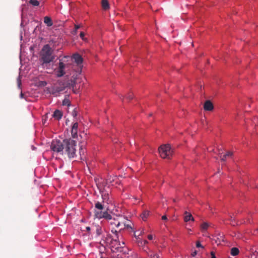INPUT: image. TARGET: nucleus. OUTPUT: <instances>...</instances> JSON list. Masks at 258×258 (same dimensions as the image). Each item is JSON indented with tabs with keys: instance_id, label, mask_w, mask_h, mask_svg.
<instances>
[{
	"instance_id": "nucleus-1",
	"label": "nucleus",
	"mask_w": 258,
	"mask_h": 258,
	"mask_svg": "<svg viewBox=\"0 0 258 258\" xmlns=\"http://www.w3.org/2000/svg\"><path fill=\"white\" fill-rule=\"evenodd\" d=\"M76 142L71 139H65L62 142L54 140L51 144V150L57 153L67 154L69 158H74L76 155Z\"/></svg>"
},
{
	"instance_id": "nucleus-2",
	"label": "nucleus",
	"mask_w": 258,
	"mask_h": 258,
	"mask_svg": "<svg viewBox=\"0 0 258 258\" xmlns=\"http://www.w3.org/2000/svg\"><path fill=\"white\" fill-rule=\"evenodd\" d=\"M111 232L115 234L116 238H113L109 247L113 252H121L122 250V248L125 246V243L124 241L120 242L119 241L118 237L117 236L118 232L116 230L114 231L112 229Z\"/></svg>"
},
{
	"instance_id": "nucleus-3",
	"label": "nucleus",
	"mask_w": 258,
	"mask_h": 258,
	"mask_svg": "<svg viewBox=\"0 0 258 258\" xmlns=\"http://www.w3.org/2000/svg\"><path fill=\"white\" fill-rule=\"evenodd\" d=\"M53 49H41L40 57L43 63H47L52 61L55 58Z\"/></svg>"
},
{
	"instance_id": "nucleus-4",
	"label": "nucleus",
	"mask_w": 258,
	"mask_h": 258,
	"mask_svg": "<svg viewBox=\"0 0 258 258\" xmlns=\"http://www.w3.org/2000/svg\"><path fill=\"white\" fill-rule=\"evenodd\" d=\"M158 151L161 157L163 159H170L173 153V151L168 144L161 146L159 148Z\"/></svg>"
},
{
	"instance_id": "nucleus-5",
	"label": "nucleus",
	"mask_w": 258,
	"mask_h": 258,
	"mask_svg": "<svg viewBox=\"0 0 258 258\" xmlns=\"http://www.w3.org/2000/svg\"><path fill=\"white\" fill-rule=\"evenodd\" d=\"M113 238L111 234L107 231H104V233L102 235L99 243L104 248L109 247Z\"/></svg>"
},
{
	"instance_id": "nucleus-6",
	"label": "nucleus",
	"mask_w": 258,
	"mask_h": 258,
	"mask_svg": "<svg viewBox=\"0 0 258 258\" xmlns=\"http://www.w3.org/2000/svg\"><path fill=\"white\" fill-rule=\"evenodd\" d=\"M98 188L101 194L102 199L103 202H107L109 200V193L106 190L105 187L103 186V184L99 183L97 185Z\"/></svg>"
},
{
	"instance_id": "nucleus-7",
	"label": "nucleus",
	"mask_w": 258,
	"mask_h": 258,
	"mask_svg": "<svg viewBox=\"0 0 258 258\" xmlns=\"http://www.w3.org/2000/svg\"><path fill=\"white\" fill-rule=\"evenodd\" d=\"M66 87H68V85H67V83L58 81L52 88V94L63 91Z\"/></svg>"
},
{
	"instance_id": "nucleus-8",
	"label": "nucleus",
	"mask_w": 258,
	"mask_h": 258,
	"mask_svg": "<svg viewBox=\"0 0 258 258\" xmlns=\"http://www.w3.org/2000/svg\"><path fill=\"white\" fill-rule=\"evenodd\" d=\"M66 68V64L62 61H59L58 67L55 70L56 75L58 77L63 76L65 74L64 69Z\"/></svg>"
},
{
	"instance_id": "nucleus-9",
	"label": "nucleus",
	"mask_w": 258,
	"mask_h": 258,
	"mask_svg": "<svg viewBox=\"0 0 258 258\" xmlns=\"http://www.w3.org/2000/svg\"><path fill=\"white\" fill-rule=\"evenodd\" d=\"M131 222L127 220H123V221L118 222L116 224V227L119 228L121 225H123V227L119 229V231H121L125 228L126 229H132V227L131 226Z\"/></svg>"
},
{
	"instance_id": "nucleus-10",
	"label": "nucleus",
	"mask_w": 258,
	"mask_h": 258,
	"mask_svg": "<svg viewBox=\"0 0 258 258\" xmlns=\"http://www.w3.org/2000/svg\"><path fill=\"white\" fill-rule=\"evenodd\" d=\"M72 59L74 60V62H75L77 63V64L79 67H81L83 60V58L80 54H79L78 53L74 54L73 55Z\"/></svg>"
},
{
	"instance_id": "nucleus-11",
	"label": "nucleus",
	"mask_w": 258,
	"mask_h": 258,
	"mask_svg": "<svg viewBox=\"0 0 258 258\" xmlns=\"http://www.w3.org/2000/svg\"><path fill=\"white\" fill-rule=\"evenodd\" d=\"M95 216L97 218H104L107 220H111L112 219L111 215L107 212H104L103 213H99L97 212L95 213Z\"/></svg>"
},
{
	"instance_id": "nucleus-12",
	"label": "nucleus",
	"mask_w": 258,
	"mask_h": 258,
	"mask_svg": "<svg viewBox=\"0 0 258 258\" xmlns=\"http://www.w3.org/2000/svg\"><path fill=\"white\" fill-rule=\"evenodd\" d=\"M93 230L95 231L97 236H102L104 233V231H106L99 225L93 226Z\"/></svg>"
},
{
	"instance_id": "nucleus-13",
	"label": "nucleus",
	"mask_w": 258,
	"mask_h": 258,
	"mask_svg": "<svg viewBox=\"0 0 258 258\" xmlns=\"http://www.w3.org/2000/svg\"><path fill=\"white\" fill-rule=\"evenodd\" d=\"M214 106L210 100H207L204 105V108L206 111H212Z\"/></svg>"
},
{
	"instance_id": "nucleus-14",
	"label": "nucleus",
	"mask_w": 258,
	"mask_h": 258,
	"mask_svg": "<svg viewBox=\"0 0 258 258\" xmlns=\"http://www.w3.org/2000/svg\"><path fill=\"white\" fill-rule=\"evenodd\" d=\"M184 220L186 222H187L190 220H191L192 221H194V218L190 213L185 211L184 212Z\"/></svg>"
},
{
	"instance_id": "nucleus-15",
	"label": "nucleus",
	"mask_w": 258,
	"mask_h": 258,
	"mask_svg": "<svg viewBox=\"0 0 258 258\" xmlns=\"http://www.w3.org/2000/svg\"><path fill=\"white\" fill-rule=\"evenodd\" d=\"M62 116V113L59 110H56L53 114V117L57 120H59Z\"/></svg>"
},
{
	"instance_id": "nucleus-16",
	"label": "nucleus",
	"mask_w": 258,
	"mask_h": 258,
	"mask_svg": "<svg viewBox=\"0 0 258 258\" xmlns=\"http://www.w3.org/2000/svg\"><path fill=\"white\" fill-rule=\"evenodd\" d=\"M101 6L102 9L105 11L108 10L110 8L109 4L107 0H102Z\"/></svg>"
},
{
	"instance_id": "nucleus-17",
	"label": "nucleus",
	"mask_w": 258,
	"mask_h": 258,
	"mask_svg": "<svg viewBox=\"0 0 258 258\" xmlns=\"http://www.w3.org/2000/svg\"><path fill=\"white\" fill-rule=\"evenodd\" d=\"M44 23L48 26L50 27L53 25L51 19L49 17H45L44 18Z\"/></svg>"
},
{
	"instance_id": "nucleus-18",
	"label": "nucleus",
	"mask_w": 258,
	"mask_h": 258,
	"mask_svg": "<svg viewBox=\"0 0 258 258\" xmlns=\"http://www.w3.org/2000/svg\"><path fill=\"white\" fill-rule=\"evenodd\" d=\"M239 250L237 247H232L231 249L230 253L233 256L237 255L239 254Z\"/></svg>"
},
{
	"instance_id": "nucleus-19",
	"label": "nucleus",
	"mask_w": 258,
	"mask_h": 258,
	"mask_svg": "<svg viewBox=\"0 0 258 258\" xmlns=\"http://www.w3.org/2000/svg\"><path fill=\"white\" fill-rule=\"evenodd\" d=\"M76 78H74L73 79H71L70 80V81L68 82L67 83V85H68V87H73L74 88V86L76 85Z\"/></svg>"
},
{
	"instance_id": "nucleus-20",
	"label": "nucleus",
	"mask_w": 258,
	"mask_h": 258,
	"mask_svg": "<svg viewBox=\"0 0 258 258\" xmlns=\"http://www.w3.org/2000/svg\"><path fill=\"white\" fill-rule=\"evenodd\" d=\"M232 155V152L230 151H228L227 152V153L223 156L222 157L220 156L221 160L222 161H225L227 157H231Z\"/></svg>"
},
{
	"instance_id": "nucleus-21",
	"label": "nucleus",
	"mask_w": 258,
	"mask_h": 258,
	"mask_svg": "<svg viewBox=\"0 0 258 258\" xmlns=\"http://www.w3.org/2000/svg\"><path fill=\"white\" fill-rule=\"evenodd\" d=\"M149 215V211H145L143 212V213L141 214V217L144 221H146Z\"/></svg>"
},
{
	"instance_id": "nucleus-22",
	"label": "nucleus",
	"mask_w": 258,
	"mask_h": 258,
	"mask_svg": "<svg viewBox=\"0 0 258 258\" xmlns=\"http://www.w3.org/2000/svg\"><path fill=\"white\" fill-rule=\"evenodd\" d=\"M78 130L72 128L71 134L73 138H76L78 136Z\"/></svg>"
},
{
	"instance_id": "nucleus-23",
	"label": "nucleus",
	"mask_w": 258,
	"mask_h": 258,
	"mask_svg": "<svg viewBox=\"0 0 258 258\" xmlns=\"http://www.w3.org/2000/svg\"><path fill=\"white\" fill-rule=\"evenodd\" d=\"M209 227V224L207 222L203 223L201 226V229L202 230H207Z\"/></svg>"
},
{
	"instance_id": "nucleus-24",
	"label": "nucleus",
	"mask_w": 258,
	"mask_h": 258,
	"mask_svg": "<svg viewBox=\"0 0 258 258\" xmlns=\"http://www.w3.org/2000/svg\"><path fill=\"white\" fill-rule=\"evenodd\" d=\"M95 207L99 210H102L103 209V206L99 202L96 203Z\"/></svg>"
},
{
	"instance_id": "nucleus-25",
	"label": "nucleus",
	"mask_w": 258,
	"mask_h": 258,
	"mask_svg": "<svg viewBox=\"0 0 258 258\" xmlns=\"http://www.w3.org/2000/svg\"><path fill=\"white\" fill-rule=\"evenodd\" d=\"M29 3L34 6H38L39 2L37 0H29Z\"/></svg>"
},
{
	"instance_id": "nucleus-26",
	"label": "nucleus",
	"mask_w": 258,
	"mask_h": 258,
	"mask_svg": "<svg viewBox=\"0 0 258 258\" xmlns=\"http://www.w3.org/2000/svg\"><path fill=\"white\" fill-rule=\"evenodd\" d=\"M149 258H160V257L158 254L152 253L149 255Z\"/></svg>"
},
{
	"instance_id": "nucleus-27",
	"label": "nucleus",
	"mask_w": 258,
	"mask_h": 258,
	"mask_svg": "<svg viewBox=\"0 0 258 258\" xmlns=\"http://www.w3.org/2000/svg\"><path fill=\"white\" fill-rule=\"evenodd\" d=\"M80 36L83 40L86 41V38L85 37V33L83 32L80 33Z\"/></svg>"
},
{
	"instance_id": "nucleus-28",
	"label": "nucleus",
	"mask_w": 258,
	"mask_h": 258,
	"mask_svg": "<svg viewBox=\"0 0 258 258\" xmlns=\"http://www.w3.org/2000/svg\"><path fill=\"white\" fill-rule=\"evenodd\" d=\"M72 115L74 117H75L77 115V111L76 108H75L72 112Z\"/></svg>"
},
{
	"instance_id": "nucleus-29",
	"label": "nucleus",
	"mask_w": 258,
	"mask_h": 258,
	"mask_svg": "<svg viewBox=\"0 0 258 258\" xmlns=\"http://www.w3.org/2000/svg\"><path fill=\"white\" fill-rule=\"evenodd\" d=\"M126 97L127 99L131 100L133 98V94L131 93H130L127 94Z\"/></svg>"
},
{
	"instance_id": "nucleus-30",
	"label": "nucleus",
	"mask_w": 258,
	"mask_h": 258,
	"mask_svg": "<svg viewBox=\"0 0 258 258\" xmlns=\"http://www.w3.org/2000/svg\"><path fill=\"white\" fill-rule=\"evenodd\" d=\"M78 123L77 122L74 123L72 126V128L78 130Z\"/></svg>"
},
{
	"instance_id": "nucleus-31",
	"label": "nucleus",
	"mask_w": 258,
	"mask_h": 258,
	"mask_svg": "<svg viewBox=\"0 0 258 258\" xmlns=\"http://www.w3.org/2000/svg\"><path fill=\"white\" fill-rule=\"evenodd\" d=\"M143 233H144V232H143V231H141V232L139 234V235L137 236V235H136V232H134V236H135V237L137 238V239H138V237H139V236H140V235L142 234Z\"/></svg>"
},
{
	"instance_id": "nucleus-32",
	"label": "nucleus",
	"mask_w": 258,
	"mask_h": 258,
	"mask_svg": "<svg viewBox=\"0 0 258 258\" xmlns=\"http://www.w3.org/2000/svg\"><path fill=\"white\" fill-rule=\"evenodd\" d=\"M63 105H69V101L68 100H64L63 101Z\"/></svg>"
},
{
	"instance_id": "nucleus-33",
	"label": "nucleus",
	"mask_w": 258,
	"mask_h": 258,
	"mask_svg": "<svg viewBox=\"0 0 258 258\" xmlns=\"http://www.w3.org/2000/svg\"><path fill=\"white\" fill-rule=\"evenodd\" d=\"M196 246L197 247H203L202 245H201V243L199 241L197 242Z\"/></svg>"
},
{
	"instance_id": "nucleus-34",
	"label": "nucleus",
	"mask_w": 258,
	"mask_h": 258,
	"mask_svg": "<svg viewBox=\"0 0 258 258\" xmlns=\"http://www.w3.org/2000/svg\"><path fill=\"white\" fill-rule=\"evenodd\" d=\"M93 228H93V227H92L91 228V227H90L87 226V227H86V231H88V232H90V231L91 229H92V230H93Z\"/></svg>"
},
{
	"instance_id": "nucleus-35",
	"label": "nucleus",
	"mask_w": 258,
	"mask_h": 258,
	"mask_svg": "<svg viewBox=\"0 0 258 258\" xmlns=\"http://www.w3.org/2000/svg\"><path fill=\"white\" fill-rule=\"evenodd\" d=\"M128 258H139L137 254H134L130 256Z\"/></svg>"
},
{
	"instance_id": "nucleus-36",
	"label": "nucleus",
	"mask_w": 258,
	"mask_h": 258,
	"mask_svg": "<svg viewBox=\"0 0 258 258\" xmlns=\"http://www.w3.org/2000/svg\"><path fill=\"white\" fill-rule=\"evenodd\" d=\"M211 258H216L215 254L213 251L211 252Z\"/></svg>"
},
{
	"instance_id": "nucleus-37",
	"label": "nucleus",
	"mask_w": 258,
	"mask_h": 258,
	"mask_svg": "<svg viewBox=\"0 0 258 258\" xmlns=\"http://www.w3.org/2000/svg\"><path fill=\"white\" fill-rule=\"evenodd\" d=\"M80 28V26L79 25H75V29L77 30H78V29Z\"/></svg>"
},
{
	"instance_id": "nucleus-38",
	"label": "nucleus",
	"mask_w": 258,
	"mask_h": 258,
	"mask_svg": "<svg viewBox=\"0 0 258 258\" xmlns=\"http://www.w3.org/2000/svg\"><path fill=\"white\" fill-rule=\"evenodd\" d=\"M162 220H167V217H166V215H164L162 217Z\"/></svg>"
},
{
	"instance_id": "nucleus-39",
	"label": "nucleus",
	"mask_w": 258,
	"mask_h": 258,
	"mask_svg": "<svg viewBox=\"0 0 258 258\" xmlns=\"http://www.w3.org/2000/svg\"><path fill=\"white\" fill-rule=\"evenodd\" d=\"M77 30L75 29L72 31V34L73 35H76L77 34Z\"/></svg>"
},
{
	"instance_id": "nucleus-40",
	"label": "nucleus",
	"mask_w": 258,
	"mask_h": 258,
	"mask_svg": "<svg viewBox=\"0 0 258 258\" xmlns=\"http://www.w3.org/2000/svg\"><path fill=\"white\" fill-rule=\"evenodd\" d=\"M197 253V252L196 250H195L194 252H193L192 253H191V255L192 256H195Z\"/></svg>"
},
{
	"instance_id": "nucleus-41",
	"label": "nucleus",
	"mask_w": 258,
	"mask_h": 258,
	"mask_svg": "<svg viewBox=\"0 0 258 258\" xmlns=\"http://www.w3.org/2000/svg\"><path fill=\"white\" fill-rule=\"evenodd\" d=\"M148 238L149 239V240H152L153 239V236L152 235H149L148 236Z\"/></svg>"
},
{
	"instance_id": "nucleus-42",
	"label": "nucleus",
	"mask_w": 258,
	"mask_h": 258,
	"mask_svg": "<svg viewBox=\"0 0 258 258\" xmlns=\"http://www.w3.org/2000/svg\"><path fill=\"white\" fill-rule=\"evenodd\" d=\"M43 48L46 49V48H50L48 46V45H45L43 46Z\"/></svg>"
},
{
	"instance_id": "nucleus-43",
	"label": "nucleus",
	"mask_w": 258,
	"mask_h": 258,
	"mask_svg": "<svg viewBox=\"0 0 258 258\" xmlns=\"http://www.w3.org/2000/svg\"><path fill=\"white\" fill-rule=\"evenodd\" d=\"M118 222V221H115V222H111L110 223H111V224H112H112H114V225H115L116 226V224L117 223V222Z\"/></svg>"
},
{
	"instance_id": "nucleus-44",
	"label": "nucleus",
	"mask_w": 258,
	"mask_h": 258,
	"mask_svg": "<svg viewBox=\"0 0 258 258\" xmlns=\"http://www.w3.org/2000/svg\"><path fill=\"white\" fill-rule=\"evenodd\" d=\"M18 86H20L21 85V81L20 80H18Z\"/></svg>"
},
{
	"instance_id": "nucleus-45",
	"label": "nucleus",
	"mask_w": 258,
	"mask_h": 258,
	"mask_svg": "<svg viewBox=\"0 0 258 258\" xmlns=\"http://www.w3.org/2000/svg\"><path fill=\"white\" fill-rule=\"evenodd\" d=\"M20 97H21V98H23V97H24V94H23L22 93H21V94H20Z\"/></svg>"
},
{
	"instance_id": "nucleus-46",
	"label": "nucleus",
	"mask_w": 258,
	"mask_h": 258,
	"mask_svg": "<svg viewBox=\"0 0 258 258\" xmlns=\"http://www.w3.org/2000/svg\"><path fill=\"white\" fill-rule=\"evenodd\" d=\"M147 243H148V241L146 240H144V244H146Z\"/></svg>"
},
{
	"instance_id": "nucleus-47",
	"label": "nucleus",
	"mask_w": 258,
	"mask_h": 258,
	"mask_svg": "<svg viewBox=\"0 0 258 258\" xmlns=\"http://www.w3.org/2000/svg\"><path fill=\"white\" fill-rule=\"evenodd\" d=\"M119 98L122 99H123V97L122 95L119 96Z\"/></svg>"
},
{
	"instance_id": "nucleus-48",
	"label": "nucleus",
	"mask_w": 258,
	"mask_h": 258,
	"mask_svg": "<svg viewBox=\"0 0 258 258\" xmlns=\"http://www.w3.org/2000/svg\"><path fill=\"white\" fill-rule=\"evenodd\" d=\"M230 220L232 221H233V220H234V219H233V218L232 217V216H231V217H230Z\"/></svg>"
},
{
	"instance_id": "nucleus-49",
	"label": "nucleus",
	"mask_w": 258,
	"mask_h": 258,
	"mask_svg": "<svg viewBox=\"0 0 258 258\" xmlns=\"http://www.w3.org/2000/svg\"><path fill=\"white\" fill-rule=\"evenodd\" d=\"M191 46H192V47H195V45L193 43H191Z\"/></svg>"
},
{
	"instance_id": "nucleus-50",
	"label": "nucleus",
	"mask_w": 258,
	"mask_h": 258,
	"mask_svg": "<svg viewBox=\"0 0 258 258\" xmlns=\"http://www.w3.org/2000/svg\"><path fill=\"white\" fill-rule=\"evenodd\" d=\"M119 227H120V228H121L123 227V225H121Z\"/></svg>"
}]
</instances>
